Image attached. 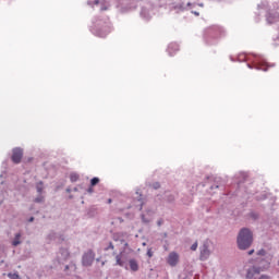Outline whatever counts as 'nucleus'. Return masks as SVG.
Instances as JSON below:
<instances>
[{
    "mask_svg": "<svg viewBox=\"0 0 279 279\" xmlns=\"http://www.w3.org/2000/svg\"><path fill=\"white\" fill-rule=\"evenodd\" d=\"M253 260V266L246 270V279H256L260 272L267 271L271 265V254L265 248L256 252V257Z\"/></svg>",
    "mask_w": 279,
    "mask_h": 279,
    "instance_id": "obj_1",
    "label": "nucleus"
},
{
    "mask_svg": "<svg viewBox=\"0 0 279 279\" xmlns=\"http://www.w3.org/2000/svg\"><path fill=\"white\" fill-rule=\"evenodd\" d=\"M238 62H247L246 66L248 69H255L256 71H264L267 72L269 66H276V64L269 65L267 60L263 54H247V53H240L236 57Z\"/></svg>",
    "mask_w": 279,
    "mask_h": 279,
    "instance_id": "obj_2",
    "label": "nucleus"
},
{
    "mask_svg": "<svg viewBox=\"0 0 279 279\" xmlns=\"http://www.w3.org/2000/svg\"><path fill=\"white\" fill-rule=\"evenodd\" d=\"M254 244V231L247 227H243L239 230L236 235V247L241 252H245Z\"/></svg>",
    "mask_w": 279,
    "mask_h": 279,
    "instance_id": "obj_3",
    "label": "nucleus"
},
{
    "mask_svg": "<svg viewBox=\"0 0 279 279\" xmlns=\"http://www.w3.org/2000/svg\"><path fill=\"white\" fill-rule=\"evenodd\" d=\"M226 36V29L223 27L214 25L205 29L204 40L206 45L211 47L213 45H217L219 43V38Z\"/></svg>",
    "mask_w": 279,
    "mask_h": 279,
    "instance_id": "obj_4",
    "label": "nucleus"
},
{
    "mask_svg": "<svg viewBox=\"0 0 279 279\" xmlns=\"http://www.w3.org/2000/svg\"><path fill=\"white\" fill-rule=\"evenodd\" d=\"M92 34L98 38H106L112 28L110 27V22L108 20H93V27H90Z\"/></svg>",
    "mask_w": 279,
    "mask_h": 279,
    "instance_id": "obj_5",
    "label": "nucleus"
},
{
    "mask_svg": "<svg viewBox=\"0 0 279 279\" xmlns=\"http://www.w3.org/2000/svg\"><path fill=\"white\" fill-rule=\"evenodd\" d=\"M210 258V241L206 240L199 247V260H208Z\"/></svg>",
    "mask_w": 279,
    "mask_h": 279,
    "instance_id": "obj_6",
    "label": "nucleus"
},
{
    "mask_svg": "<svg viewBox=\"0 0 279 279\" xmlns=\"http://www.w3.org/2000/svg\"><path fill=\"white\" fill-rule=\"evenodd\" d=\"M93 263H95V253L89 248L82 256V265L83 267H93Z\"/></svg>",
    "mask_w": 279,
    "mask_h": 279,
    "instance_id": "obj_7",
    "label": "nucleus"
},
{
    "mask_svg": "<svg viewBox=\"0 0 279 279\" xmlns=\"http://www.w3.org/2000/svg\"><path fill=\"white\" fill-rule=\"evenodd\" d=\"M191 8H195V3L177 2L172 7V9H174L178 14H180V12H186L187 10H191Z\"/></svg>",
    "mask_w": 279,
    "mask_h": 279,
    "instance_id": "obj_8",
    "label": "nucleus"
},
{
    "mask_svg": "<svg viewBox=\"0 0 279 279\" xmlns=\"http://www.w3.org/2000/svg\"><path fill=\"white\" fill-rule=\"evenodd\" d=\"M11 160L14 165H21V160H23V148L21 147L13 148Z\"/></svg>",
    "mask_w": 279,
    "mask_h": 279,
    "instance_id": "obj_9",
    "label": "nucleus"
},
{
    "mask_svg": "<svg viewBox=\"0 0 279 279\" xmlns=\"http://www.w3.org/2000/svg\"><path fill=\"white\" fill-rule=\"evenodd\" d=\"M226 186V181L221 179V177H216L214 179V184L209 186L210 191H215V189H223Z\"/></svg>",
    "mask_w": 279,
    "mask_h": 279,
    "instance_id": "obj_10",
    "label": "nucleus"
},
{
    "mask_svg": "<svg viewBox=\"0 0 279 279\" xmlns=\"http://www.w3.org/2000/svg\"><path fill=\"white\" fill-rule=\"evenodd\" d=\"M179 262H180V255H178V253L172 252L169 254L167 263L168 265H170V267H175V265H178Z\"/></svg>",
    "mask_w": 279,
    "mask_h": 279,
    "instance_id": "obj_11",
    "label": "nucleus"
},
{
    "mask_svg": "<svg viewBox=\"0 0 279 279\" xmlns=\"http://www.w3.org/2000/svg\"><path fill=\"white\" fill-rule=\"evenodd\" d=\"M279 19V14L278 12H267L266 13V22L268 25H274V23H276V21H278Z\"/></svg>",
    "mask_w": 279,
    "mask_h": 279,
    "instance_id": "obj_12",
    "label": "nucleus"
},
{
    "mask_svg": "<svg viewBox=\"0 0 279 279\" xmlns=\"http://www.w3.org/2000/svg\"><path fill=\"white\" fill-rule=\"evenodd\" d=\"M177 51H180V46L175 43H171L168 45L167 52L168 56L173 57L175 56Z\"/></svg>",
    "mask_w": 279,
    "mask_h": 279,
    "instance_id": "obj_13",
    "label": "nucleus"
},
{
    "mask_svg": "<svg viewBox=\"0 0 279 279\" xmlns=\"http://www.w3.org/2000/svg\"><path fill=\"white\" fill-rule=\"evenodd\" d=\"M235 180H238V189H241V184H243V182H245L247 180V173L245 172H240L238 174H235Z\"/></svg>",
    "mask_w": 279,
    "mask_h": 279,
    "instance_id": "obj_14",
    "label": "nucleus"
},
{
    "mask_svg": "<svg viewBox=\"0 0 279 279\" xmlns=\"http://www.w3.org/2000/svg\"><path fill=\"white\" fill-rule=\"evenodd\" d=\"M129 267L130 270L133 272H136L138 271V269H141V267L138 266V260H136L135 258L129 259Z\"/></svg>",
    "mask_w": 279,
    "mask_h": 279,
    "instance_id": "obj_15",
    "label": "nucleus"
},
{
    "mask_svg": "<svg viewBox=\"0 0 279 279\" xmlns=\"http://www.w3.org/2000/svg\"><path fill=\"white\" fill-rule=\"evenodd\" d=\"M141 16L144 21H150L151 20V14L149 13V10L145 7H142L141 10Z\"/></svg>",
    "mask_w": 279,
    "mask_h": 279,
    "instance_id": "obj_16",
    "label": "nucleus"
},
{
    "mask_svg": "<svg viewBox=\"0 0 279 279\" xmlns=\"http://www.w3.org/2000/svg\"><path fill=\"white\" fill-rule=\"evenodd\" d=\"M141 190L137 189L135 192L134 199H136L140 203L141 210L143 209V206L145 205V201H143V194L140 192Z\"/></svg>",
    "mask_w": 279,
    "mask_h": 279,
    "instance_id": "obj_17",
    "label": "nucleus"
},
{
    "mask_svg": "<svg viewBox=\"0 0 279 279\" xmlns=\"http://www.w3.org/2000/svg\"><path fill=\"white\" fill-rule=\"evenodd\" d=\"M122 254L120 253L116 256V265H118L119 267H124V269H128V266H125V262L122 258Z\"/></svg>",
    "mask_w": 279,
    "mask_h": 279,
    "instance_id": "obj_18",
    "label": "nucleus"
},
{
    "mask_svg": "<svg viewBox=\"0 0 279 279\" xmlns=\"http://www.w3.org/2000/svg\"><path fill=\"white\" fill-rule=\"evenodd\" d=\"M21 233H15V236L13 239V241L11 242V245H13V247H19V245H21Z\"/></svg>",
    "mask_w": 279,
    "mask_h": 279,
    "instance_id": "obj_19",
    "label": "nucleus"
},
{
    "mask_svg": "<svg viewBox=\"0 0 279 279\" xmlns=\"http://www.w3.org/2000/svg\"><path fill=\"white\" fill-rule=\"evenodd\" d=\"M36 191L38 195H43V193L45 192V183L43 181L36 183Z\"/></svg>",
    "mask_w": 279,
    "mask_h": 279,
    "instance_id": "obj_20",
    "label": "nucleus"
},
{
    "mask_svg": "<svg viewBox=\"0 0 279 279\" xmlns=\"http://www.w3.org/2000/svg\"><path fill=\"white\" fill-rule=\"evenodd\" d=\"M269 197V194L267 192H262L260 194H257L255 196L256 202H265Z\"/></svg>",
    "mask_w": 279,
    "mask_h": 279,
    "instance_id": "obj_21",
    "label": "nucleus"
},
{
    "mask_svg": "<svg viewBox=\"0 0 279 279\" xmlns=\"http://www.w3.org/2000/svg\"><path fill=\"white\" fill-rule=\"evenodd\" d=\"M59 254L62 256L63 260H66V258H69V256H71V253H69L68 248L61 247L59 250Z\"/></svg>",
    "mask_w": 279,
    "mask_h": 279,
    "instance_id": "obj_22",
    "label": "nucleus"
},
{
    "mask_svg": "<svg viewBox=\"0 0 279 279\" xmlns=\"http://www.w3.org/2000/svg\"><path fill=\"white\" fill-rule=\"evenodd\" d=\"M250 219H252V221H258L260 219V214L256 213V211H251L248 214Z\"/></svg>",
    "mask_w": 279,
    "mask_h": 279,
    "instance_id": "obj_23",
    "label": "nucleus"
},
{
    "mask_svg": "<svg viewBox=\"0 0 279 279\" xmlns=\"http://www.w3.org/2000/svg\"><path fill=\"white\" fill-rule=\"evenodd\" d=\"M34 203L35 204H45V196L43 194H38L35 198H34Z\"/></svg>",
    "mask_w": 279,
    "mask_h": 279,
    "instance_id": "obj_24",
    "label": "nucleus"
},
{
    "mask_svg": "<svg viewBox=\"0 0 279 279\" xmlns=\"http://www.w3.org/2000/svg\"><path fill=\"white\" fill-rule=\"evenodd\" d=\"M166 202H168V204H173V202H175V195L173 194H166Z\"/></svg>",
    "mask_w": 279,
    "mask_h": 279,
    "instance_id": "obj_25",
    "label": "nucleus"
},
{
    "mask_svg": "<svg viewBox=\"0 0 279 279\" xmlns=\"http://www.w3.org/2000/svg\"><path fill=\"white\" fill-rule=\"evenodd\" d=\"M77 180H80V174L72 172L70 174V182H77Z\"/></svg>",
    "mask_w": 279,
    "mask_h": 279,
    "instance_id": "obj_26",
    "label": "nucleus"
},
{
    "mask_svg": "<svg viewBox=\"0 0 279 279\" xmlns=\"http://www.w3.org/2000/svg\"><path fill=\"white\" fill-rule=\"evenodd\" d=\"M8 278H10V279H21V276L19 275V272H9Z\"/></svg>",
    "mask_w": 279,
    "mask_h": 279,
    "instance_id": "obj_27",
    "label": "nucleus"
},
{
    "mask_svg": "<svg viewBox=\"0 0 279 279\" xmlns=\"http://www.w3.org/2000/svg\"><path fill=\"white\" fill-rule=\"evenodd\" d=\"M97 184H99V178L94 177V178L90 180V186H97Z\"/></svg>",
    "mask_w": 279,
    "mask_h": 279,
    "instance_id": "obj_28",
    "label": "nucleus"
},
{
    "mask_svg": "<svg viewBox=\"0 0 279 279\" xmlns=\"http://www.w3.org/2000/svg\"><path fill=\"white\" fill-rule=\"evenodd\" d=\"M95 216V209L90 208L87 210V217H94Z\"/></svg>",
    "mask_w": 279,
    "mask_h": 279,
    "instance_id": "obj_29",
    "label": "nucleus"
},
{
    "mask_svg": "<svg viewBox=\"0 0 279 279\" xmlns=\"http://www.w3.org/2000/svg\"><path fill=\"white\" fill-rule=\"evenodd\" d=\"M108 250H114V244L112 242H109L108 246L105 247V252H108Z\"/></svg>",
    "mask_w": 279,
    "mask_h": 279,
    "instance_id": "obj_30",
    "label": "nucleus"
},
{
    "mask_svg": "<svg viewBox=\"0 0 279 279\" xmlns=\"http://www.w3.org/2000/svg\"><path fill=\"white\" fill-rule=\"evenodd\" d=\"M69 266H70V269H71L72 271H75V270L77 269V265H75V263H73V262H71V263L69 264Z\"/></svg>",
    "mask_w": 279,
    "mask_h": 279,
    "instance_id": "obj_31",
    "label": "nucleus"
},
{
    "mask_svg": "<svg viewBox=\"0 0 279 279\" xmlns=\"http://www.w3.org/2000/svg\"><path fill=\"white\" fill-rule=\"evenodd\" d=\"M153 189L155 190V191H158V189H160V182H155V183H153Z\"/></svg>",
    "mask_w": 279,
    "mask_h": 279,
    "instance_id": "obj_32",
    "label": "nucleus"
},
{
    "mask_svg": "<svg viewBox=\"0 0 279 279\" xmlns=\"http://www.w3.org/2000/svg\"><path fill=\"white\" fill-rule=\"evenodd\" d=\"M143 223H149L151 220L149 218H146L145 215L141 216Z\"/></svg>",
    "mask_w": 279,
    "mask_h": 279,
    "instance_id": "obj_33",
    "label": "nucleus"
},
{
    "mask_svg": "<svg viewBox=\"0 0 279 279\" xmlns=\"http://www.w3.org/2000/svg\"><path fill=\"white\" fill-rule=\"evenodd\" d=\"M56 232L54 231H52V232H50L49 234H48V239H50L51 241H53V239H56Z\"/></svg>",
    "mask_w": 279,
    "mask_h": 279,
    "instance_id": "obj_34",
    "label": "nucleus"
},
{
    "mask_svg": "<svg viewBox=\"0 0 279 279\" xmlns=\"http://www.w3.org/2000/svg\"><path fill=\"white\" fill-rule=\"evenodd\" d=\"M146 254L148 258H151L154 256V251H151V248H148Z\"/></svg>",
    "mask_w": 279,
    "mask_h": 279,
    "instance_id": "obj_35",
    "label": "nucleus"
},
{
    "mask_svg": "<svg viewBox=\"0 0 279 279\" xmlns=\"http://www.w3.org/2000/svg\"><path fill=\"white\" fill-rule=\"evenodd\" d=\"M192 252H195L197 250V242H194L191 246Z\"/></svg>",
    "mask_w": 279,
    "mask_h": 279,
    "instance_id": "obj_36",
    "label": "nucleus"
},
{
    "mask_svg": "<svg viewBox=\"0 0 279 279\" xmlns=\"http://www.w3.org/2000/svg\"><path fill=\"white\" fill-rule=\"evenodd\" d=\"M165 223V220H162V218H160L159 220H157V226L160 228V226H162Z\"/></svg>",
    "mask_w": 279,
    "mask_h": 279,
    "instance_id": "obj_37",
    "label": "nucleus"
},
{
    "mask_svg": "<svg viewBox=\"0 0 279 279\" xmlns=\"http://www.w3.org/2000/svg\"><path fill=\"white\" fill-rule=\"evenodd\" d=\"M87 193H95V190L93 189L92 185H89V187L87 189Z\"/></svg>",
    "mask_w": 279,
    "mask_h": 279,
    "instance_id": "obj_38",
    "label": "nucleus"
},
{
    "mask_svg": "<svg viewBox=\"0 0 279 279\" xmlns=\"http://www.w3.org/2000/svg\"><path fill=\"white\" fill-rule=\"evenodd\" d=\"M257 279H269V276H267V275H262V276H259Z\"/></svg>",
    "mask_w": 279,
    "mask_h": 279,
    "instance_id": "obj_39",
    "label": "nucleus"
},
{
    "mask_svg": "<svg viewBox=\"0 0 279 279\" xmlns=\"http://www.w3.org/2000/svg\"><path fill=\"white\" fill-rule=\"evenodd\" d=\"M62 186H64V183H60V184H58V185H57V187H56V189H57V191H60V189H62Z\"/></svg>",
    "mask_w": 279,
    "mask_h": 279,
    "instance_id": "obj_40",
    "label": "nucleus"
},
{
    "mask_svg": "<svg viewBox=\"0 0 279 279\" xmlns=\"http://www.w3.org/2000/svg\"><path fill=\"white\" fill-rule=\"evenodd\" d=\"M69 269H71V266L70 265H65L63 271L66 272Z\"/></svg>",
    "mask_w": 279,
    "mask_h": 279,
    "instance_id": "obj_41",
    "label": "nucleus"
},
{
    "mask_svg": "<svg viewBox=\"0 0 279 279\" xmlns=\"http://www.w3.org/2000/svg\"><path fill=\"white\" fill-rule=\"evenodd\" d=\"M192 14H194L195 16H199V12L197 11H191Z\"/></svg>",
    "mask_w": 279,
    "mask_h": 279,
    "instance_id": "obj_42",
    "label": "nucleus"
},
{
    "mask_svg": "<svg viewBox=\"0 0 279 279\" xmlns=\"http://www.w3.org/2000/svg\"><path fill=\"white\" fill-rule=\"evenodd\" d=\"M254 248H252V250H250L248 252H247V254H248V256H252V254H254Z\"/></svg>",
    "mask_w": 279,
    "mask_h": 279,
    "instance_id": "obj_43",
    "label": "nucleus"
},
{
    "mask_svg": "<svg viewBox=\"0 0 279 279\" xmlns=\"http://www.w3.org/2000/svg\"><path fill=\"white\" fill-rule=\"evenodd\" d=\"M34 216H32L31 218H28V223H32V222H34Z\"/></svg>",
    "mask_w": 279,
    "mask_h": 279,
    "instance_id": "obj_44",
    "label": "nucleus"
},
{
    "mask_svg": "<svg viewBox=\"0 0 279 279\" xmlns=\"http://www.w3.org/2000/svg\"><path fill=\"white\" fill-rule=\"evenodd\" d=\"M100 10H101V12H104V11L108 10V7H101Z\"/></svg>",
    "mask_w": 279,
    "mask_h": 279,
    "instance_id": "obj_45",
    "label": "nucleus"
},
{
    "mask_svg": "<svg viewBox=\"0 0 279 279\" xmlns=\"http://www.w3.org/2000/svg\"><path fill=\"white\" fill-rule=\"evenodd\" d=\"M94 5H99V0H95Z\"/></svg>",
    "mask_w": 279,
    "mask_h": 279,
    "instance_id": "obj_46",
    "label": "nucleus"
},
{
    "mask_svg": "<svg viewBox=\"0 0 279 279\" xmlns=\"http://www.w3.org/2000/svg\"><path fill=\"white\" fill-rule=\"evenodd\" d=\"M65 191H66V193H71L72 190H71V187H68Z\"/></svg>",
    "mask_w": 279,
    "mask_h": 279,
    "instance_id": "obj_47",
    "label": "nucleus"
},
{
    "mask_svg": "<svg viewBox=\"0 0 279 279\" xmlns=\"http://www.w3.org/2000/svg\"><path fill=\"white\" fill-rule=\"evenodd\" d=\"M87 5H93V2L92 1H87Z\"/></svg>",
    "mask_w": 279,
    "mask_h": 279,
    "instance_id": "obj_48",
    "label": "nucleus"
},
{
    "mask_svg": "<svg viewBox=\"0 0 279 279\" xmlns=\"http://www.w3.org/2000/svg\"><path fill=\"white\" fill-rule=\"evenodd\" d=\"M108 204H112V198H109V199H108Z\"/></svg>",
    "mask_w": 279,
    "mask_h": 279,
    "instance_id": "obj_49",
    "label": "nucleus"
},
{
    "mask_svg": "<svg viewBox=\"0 0 279 279\" xmlns=\"http://www.w3.org/2000/svg\"><path fill=\"white\" fill-rule=\"evenodd\" d=\"M199 8H204V3H198Z\"/></svg>",
    "mask_w": 279,
    "mask_h": 279,
    "instance_id": "obj_50",
    "label": "nucleus"
},
{
    "mask_svg": "<svg viewBox=\"0 0 279 279\" xmlns=\"http://www.w3.org/2000/svg\"><path fill=\"white\" fill-rule=\"evenodd\" d=\"M73 191H74V193H77L78 190H77V187H74Z\"/></svg>",
    "mask_w": 279,
    "mask_h": 279,
    "instance_id": "obj_51",
    "label": "nucleus"
},
{
    "mask_svg": "<svg viewBox=\"0 0 279 279\" xmlns=\"http://www.w3.org/2000/svg\"><path fill=\"white\" fill-rule=\"evenodd\" d=\"M69 199H73V195H70V196H69Z\"/></svg>",
    "mask_w": 279,
    "mask_h": 279,
    "instance_id": "obj_52",
    "label": "nucleus"
},
{
    "mask_svg": "<svg viewBox=\"0 0 279 279\" xmlns=\"http://www.w3.org/2000/svg\"><path fill=\"white\" fill-rule=\"evenodd\" d=\"M231 61H232V62H235L234 58L231 57Z\"/></svg>",
    "mask_w": 279,
    "mask_h": 279,
    "instance_id": "obj_53",
    "label": "nucleus"
},
{
    "mask_svg": "<svg viewBox=\"0 0 279 279\" xmlns=\"http://www.w3.org/2000/svg\"><path fill=\"white\" fill-rule=\"evenodd\" d=\"M216 1H221V0H216Z\"/></svg>",
    "mask_w": 279,
    "mask_h": 279,
    "instance_id": "obj_54",
    "label": "nucleus"
}]
</instances>
